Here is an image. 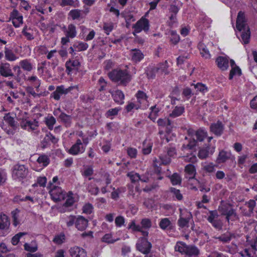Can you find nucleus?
<instances>
[{"instance_id": "f257e3e1", "label": "nucleus", "mask_w": 257, "mask_h": 257, "mask_svg": "<svg viewBox=\"0 0 257 257\" xmlns=\"http://www.w3.org/2000/svg\"><path fill=\"white\" fill-rule=\"evenodd\" d=\"M237 29L241 32V37L244 44H247L250 39V31L245 21L244 14L240 11L238 13L236 24Z\"/></svg>"}, {"instance_id": "f03ea898", "label": "nucleus", "mask_w": 257, "mask_h": 257, "mask_svg": "<svg viewBox=\"0 0 257 257\" xmlns=\"http://www.w3.org/2000/svg\"><path fill=\"white\" fill-rule=\"evenodd\" d=\"M108 76L112 81L123 86H126L132 79L126 71L121 70H113L109 73Z\"/></svg>"}, {"instance_id": "7ed1b4c3", "label": "nucleus", "mask_w": 257, "mask_h": 257, "mask_svg": "<svg viewBox=\"0 0 257 257\" xmlns=\"http://www.w3.org/2000/svg\"><path fill=\"white\" fill-rule=\"evenodd\" d=\"M207 133L206 131L202 129H199L196 131L194 135H192V139L190 140L189 144L186 146L184 145L185 149L188 148L192 149L194 147L197 145L198 142H202L207 137Z\"/></svg>"}, {"instance_id": "20e7f679", "label": "nucleus", "mask_w": 257, "mask_h": 257, "mask_svg": "<svg viewBox=\"0 0 257 257\" xmlns=\"http://www.w3.org/2000/svg\"><path fill=\"white\" fill-rule=\"evenodd\" d=\"M28 172L25 165L16 164L13 168L12 177L15 180L22 181L27 177Z\"/></svg>"}, {"instance_id": "39448f33", "label": "nucleus", "mask_w": 257, "mask_h": 257, "mask_svg": "<svg viewBox=\"0 0 257 257\" xmlns=\"http://www.w3.org/2000/svg\"><path fill=\"white\" fill-rule=\"evenodd\" d=\"M50 194L55 202L60 201L66 198V192L58 186H54L50 191Z\"/></svg>"}, {"instance_id": "423d86ee", "label": "nucleus", "mask_w": 257, "mask_h": 257, "mask_svg": "<svg viewBox=\"0 0 257 257\" xmlns=\"http://www.w3.org/2000/svg\"><path fill=\"white\" fill-rule=\"evenodd\" d=\"M133 28L134 29L133 34L135 36H136V33H140L142 30L147 32L149 29V22L148 20L146 18H141L133 25Z\"/></svg>"}, {"instance_id": "0eeeda50", "label": "nucleus", "mask_w": 257, "mask_h": 257, "mask_svg": "<svg viewBox=\"0 0 257 257\" xmlns=\"http://www.w3.org/2000/svg\"><path fill=\"white\" fill-rule=\"evenodd\" d=\"M215 151V147L211 145H205V146L201 148L198 153V156L200 159H205L212 155Z\"/></svg>"}, {"instance_id": "6e6552de", "label": "nucleus", "mask_w": 257, "mask_h": 257, "mask_svg": "<svg viewBox=\"0 0 257 257\" xmlns=\"http://www.w3.org/2000/svg\"><path fill=\"white\" fill-rule=\"evenodd\" d=\"M10 222L8 216L4 214H0V235L5 236L8 233Z\"/></svg>"}, {"instance_id": "1a4fd4ad", "label": "nucleus", "mask_w": 257, "mask_h": 257, "mask_svg": "<svg viewBox=\"0 0 257 257\" xmlns=\"http://www.w3.org/2000/svg\"><path fill=\"white\" fill-rule=\"evenodd\" d=\"M127 228L128 229L132 230V231H139L141 232L143 236L141 237L142 240L144 241L148 240L147 237L148 235V232L147 231L142 230V227H141L140 225L136 224L135 220H132L128 224Z\"/></svg>"}, {"instance_id": "9d476101", "label": "nucleus", "mask_w": 257, "mask_h": 257, "mask_svg": "<svg viewBox=\"0 0 257 257\" xmlns=\"http://www.w3.org/2000/svg\"><path fill=\"white\" fill-rule=\"evenodd\" d=\"M73 87H69L65 88L63 85L58 86L56 87V90L52 94V96L56 100L60 99V96L62 94H66L70 91Z\"/></svg>"}, {"instance_id": "9b49d317", "label": "nucleus", "mask_w": 257, "mask_h": 257, "mask_svg": "<svg viewBox=\"0 0 257 257\" xmlns=\"http://www.w3.org/2000/svg\"><path fill=\"white\" fill-rule=\"evenodd\" d=\"M224 128V125L220 121L212 123L210 126L211 132L217 136H220L222 134Z\"/></svg>"}, {"instance_id": "f8f14e48", "label": "nucleus", "mask_w": 257, "mask_h": 257, "mask_svg": "<svg viewBox=\"0 0 257 257\" xmlns=\"http://www.w3.org/2000/svg\"><path fill=\"white\" fill-rule=\"evenodd\" d=\"M0 74L4 77L14 76V73L8 63H1L0 64Z\"/></svg>"}, {"instance_id": "ddd939ff", "label": "nucleus", "mask_w": 257, "mask_h": 257, "mask_svg": "<svg viewBox=\"0 0 257 257\" xmlns=\"http://www.w3.org/2000/svg\"><path fill=\"white\" fill-rule=\"evenodd\" d=\"M109 92L111 93L113 100L119 104H122L124 103V95L120 90H116L114 91L109 90Z\"/></svg>"}, {"instance_id": "4468645a", "label": "nucleus", "mask_w": 257, "mask_h": 257, "mask_svg": "<svg viewBox=\"0 0 257 257\" xmlns=\"http://www.w3.org/2000/svg\"><path fill=\"white\" fill-rule=\"evenodd\" d=\"M137 249L144 254L148 253L152 247L150 242H139L137 243Z\"/></svg>"}, {"instance_id": "2eb2a0df", "label": "nucleus", "mask_w": 257, "mask_h": 257, "mask_svg": "<svg viewBox=\"0 0 257 257\" xmlns=\"http://www.w3.org/2000/svg\"><path fill=\"white\" fill-rule=\"evenodd\" d=\"M88 225V220L82 216H78L75 222L76 227L80 230L85 229Z\"/></svg>"}, {"instance_id": "dca6fc26", "label": "nucleus", "mask_w": 257, "mask_h": 257, "mask_svg": "<svg viewBox=\"0 0 257 257\" xmlns=\"http://www.w3.org/2000/svg\"><path fill=\"white\" fill-rule=\"evenodd\" d=\"M218 67L222 70H226L228 68V59L223 56H219L216 59Z\"/></svg>"}, {"instance_id": "f3484780", "label": "nucleus", "mask_w": 257, "mask_h": 257, "mask_svg": "<svg viewBox=\"0 0 257 257\" xmlns=\"http://www.w3.org/2000/svg\"><path fill=\"white\" fill-rule=\"evenodd\" d=\"M70 253L71 257H86V253L84 250L78 246L71 247L70 249Z\"/></svg>"}, {"instance_id": "a211bd4d", "label": "nucleus", "mask_w": 257, "mask_h": 257, "mask_svg": "<svg viewBox=\"0 0 257 257\" xmlns=\"http://www.w3.org/2000/svg\"><path fill=\"white\" fill-rule=\"evenodd\" d=\"M191 218L192 215L190 212H187L185 217L180 215V218L178 220V225L182 228L188 227L189 222Z\"/></svg>"}, {"instance_id": "6ab92c4d", "label": "nucleus", "mask_w": 257, "mask_h": 257, "mask_svg": "<svg viewBox=\"0 0 257 257\" xmlns=\"http://www.w3.org/2000/svg\"><path fill=\"white\" fill-rule=\"evenodd\" d=\"M132 60L135 62L141 61L144 57V55L139 49H132L131 52Z\"/></svg>"}, {"instance_id": "aec40b11", "label": "nucleus", "mask_w": 257, "mask_h": 257, "mask_svg": "<svg viewBox=\"0 0 257 257\" xmlns=\"http://www.w3.org/2000/svg\"><path fill=\"white\" fill-rule=\"evenodd\" d=\"M4 119L14 130H16L18 126V123L15 120L14 117L11 116L10 113H6L4 117Z\"/></svg>"}, {"instance_id": "412c9836", "label": "nucleus", "mask_w": 257, "mask_h": 257, "mask_svg": "<svg viewBox=\"0 0 257 257\" xmlns=\"http://www.w3.org/2000/svg\"><path fill=\"white\" fill-rule=\"evenodd\" d=\"M198 49H199L200 54L202 57L205 59H210L211 55L206 46L203 43L200 42L198 44Z\"/></svg>"}, {"instance_id": "4be33fe9", "label": "nucleus", "mask_w": 257, "mask_h": 257, "mask_svg": "<svg viewBox=\"0 0 257 257\" xmlns=\"http://www.w3.org/2000/svg\"><path fill=\"white\" fill-rule=\"evenodd\" d=\"M240 236L239 234L235 233L226 232L222 236L219 237L221 241H229L232 239L238 240Z\"/></svg>"}, {"instance_id": "5701e85b", "label": "nucleus", "mask_w": 257, "mask_h": 257, "mask_svg": "<svg viewBox=\"0 0 257 257\" xmlns=\"http://www.w3.org/2000/svg\"><path fill=\"white\" fill-rule=\"evenodd\" d=\"M155 66H149L147 68L146 73L149 79H154L156 73L158 72Z\"/></svg>"}, {"instance_id": "b1692460", "label": "nucleus", "mask_w": 257, "mask_h": 257, "mask_svg": "<svg viewBox=\"0 0 257 257\" xmlns=\"http://www.w3.org/2000/svg\"><path fill=\"white\" fill-rule=\"evenodd\" d=\"M185 250L186 251L185 254L189 256L198 255L199 253V249L195 246L186 245Z\"/></svg>"}, {"instance_id": "393cba45", "label": "nucleus", "mask_w": 257, "mask_h": 257, "mask_svg": "<svg viewBox=\"0 0 257 257\" xmlns=\"http://www.w3.org/2000/svg\"><path fill=\"white\" fill-rule=\"evenodd\" d=\"M85 150V148L83 146H79L74 144L69 149L68 152L73 155H76L79 153H83Z\"/></svg>"}, {"instance_id": "a878e982", "label": "nucleus", "mask_w": 257, "mask_h": 257, "mask_svg": "<svg viewBox=\"0 0 257 257\" xmlns=\"http://www.w3.org/2000/svg\"><path fill=\"white\" fill-rule=\"evenodd\" d=\"M76 27L73 24H69L68 26L65 35L69 37L70 38H73L76 36Z\"/></svg>"}, {"instance_id": "bb28decb", "label": "nucleus", "mask_w": 257, "mask_h": 257, "mask_svg": "<svg viewBox=\"0 0 257 257\" xmlns=\"http://www.w3.org/2000/svg\"><path fill=\"white\" fill-rule=\"evenodd\" d=\"M185 108L183 106H176L170 114V116L173 118L180 116L184 112Z\"/></svg>"}, {"instance_id": "cd10ccee", "label": "nucleus", "mask_w": 257, "mask_h": 257, "mask_svg": "<svg viewBox=\"0 0 257 257\" xmlns=\"http://www.w3.org/2000/svg\"><path fill=\"white\" fill-rule=\"evenodd\" d=\"M186 173L188 175L189 179L193 178L195 174V169L194 166L192 164L187 165L185 168Z\"/></svg>"}, {"instance_id": "c85d7f7f", "label": "nucleus", "mask_w": 257, "mask_h": 257, "mask_svg": "<svg viewBox=\"0 0 257 257\" xmlns=\"http://www.w3.org/2000/svg\"><path fill=\"white\" fill-rule=\"evenodd\" d=\"M5 58L7 60L11 61H15L17 57L14 54L13 51L7 47L5 48Z\"/></svg>"}, {"instance_id": "c756f323", "label": "nucleus", "mask_w": 257, "mask_h": 257, "mask_svg": "<svg viewBox=\"0 0 257 257\" xmlns=\"http://www.w3.org/2000/svg\"><path fill=\"white\" fill-rule=\"evenodd\" d=\"M25 249L27 251L34 252L38 249L37 244L36 242H27L24 245Z\"/></svg>"}, {"instance_id": "7c9ffc66", "label": "nucleus", "mask_w": 257, "mask_h": 257, "mask_svg": "<svg viewBox=\"0 0 257 257\" xmlns=\"http://www.w3.org/2000/svg\"><path fill=\"white\" fill-rule=\"evenodd\" d=\"M65 65L66 70L69 71H71L74 68L79 66L80 63L77 60L73 61L69 60L66 62Z\"/></svg>"}, {"instance_id": "2f4dec72", "label": "nucleus", "mask_w": 257, "mask_h": 257, "mask_svg": "<svg viewBox=\"0 0 257 257\" xmlns=\"http://www.w3.org/2000/svg\"><path fill=\"white\" fill-rule=\"evenodd\" d=\"M60 120L66 125H69L71 123V116L64 112H61L59 116Z\"/></svg>"}, {"instance_id": "473e14b6", "label": "nucleus", "mask_w": 257, "mask_h": 257, "mask_svg": "<svg viewBox=\"0 0 257 257\" xmlns=\"http://www.w3.org/2000/svg\"><path fill=\"white\" fill-rule=\"evenodd\" d=\"M73 47L75 49H77V51H82L86 50L88 48V45L86 43L78 42H76L73 45Z\"/></svg>"}, {"instance_id": "72a5a7b5", "label": "nucleus", "mask_w": 257, "mask_h": 257, "mask_svg": "<svg viewBox=\"0 0 257 257\" xmlns=\"http://www.w3.org/2000/svg\"><path fill=\"white\" fill-rule=\"evenodd\" d=\"M231 205L229 204H223L220 206L218 208V211L223 215H226L227 212L231 208Z\"/></svg>"}, {"instance_id": "f704fd0d", "label": "nucleus", "mask_w": 257, "mask_h": 257, "mask_svg": "<svg viewBox=\"0 0 257 257\" xmlns=\"http://www.w3.org/2000/svg\"><path fill=\"white\" fill-rule=\"evenodd\" d=\"M141 227H142V230L143 229H148L152 226L151 220L149 218H144L142 219L141 221Z\"/></svg>"}, {"instance_id": "c9c22d12", "label": "nucleus", "mask_w": 257, "mask_h": 257, "mask_svg": "<svg viewBox=\"0 0 257 257\" xmlns=\"http://www.w3.org/2000/svg\"><path fill=\"white\" fill-rule=\"evenodd\" d=\"M171 182L173 185L180 184L181 183V178L177 173H174L170 177Z\"/></svg>"}, {"instance_id": "e433bc0d", "label": "nucleus", "mask_w": 257, "mask_h": 257, "mask_svg": "<svg viewBox=\"0 0 257 257\" xmlns=\"http://www.w3.org/2000/svg\"><path fill=\"white\" fill-rule=\"evenodd\" d=\"M226 216V219L228 222H229V219H231L232 220H234L236 218H237V215L235 212L234 209L232 208L231 207L228 212H227Z\"/></svg>"}, {"instance_id": "4c0bfd02", "label": "nucleus", "mask_w": 257, "mask_h": 257, "mask_svg": "<svg viewBox=\"0 0 257 257\" xmlns=\"http://www.w3.org/2000/svg\"><path fill=\"white\" fill-rule=\"evenodd\" d=\"M37 162L39 164H43V165L45 167L49 164L50 159L48 156L46 155H42L38 158Z\"/></svg>"}, {"instance_id": "58836bf2", "label": "nucleus", "mask_w": 257, "mask_h": 257, "mask_svg": "<svg viewBox=\"0 0 257 257\" xmlns=\"http://www.w3.org/2000/svg\"><path fill=\"white\" fill-rule=\"evenodd\" d=\"M60 5L62 7L69 6L75 7L77 5V0H61Z\"/></svg>"}, {"instance_id": "ea45409f", "label": "nucleus", "mask_w": 257, "mask_h": 257, "mask_svg": "<svg viewBox=\"0 0 257 257\" xmlns=\"http://www.w3.org/2000/svg\"><path fill=\"white\" fill-rule=\"evenodd\" d=\"M21 67L25 70L30 71L32 69V65L28 60H23L20 62Z\"/></svg>"}, {"instance_id": "a19ab883", "label": "nucleus", "mask_w": 257, "mask_h": 257, "mask_svg": "<svg viewBox=\"0 0 257 257\" xmlns=\"http://www.w3.org/2000/svg\"><path fill=\"white\" fill-rule=\"evenodd\" d=\"M186 248V244L182 242H177L176 245L175 247V251H179L182 254L185 253V248Z\"/></svg>"}, {"instance_id": "79ce46f5", "label": "nucleus", "mask_w": 257, "mask_h": 257, "mask_svg": "<svg viewBox=\"0 0 257 257\" xmlns=\"http://www.w3.org/2000/svg\"><path fill=\"white\" fill-rule=\"evenodd\" d=\"M121 110L120 107H115L114 108L110 109L107 110L105 113L106 117H110L111 116H115L117 115L119 111Z\"/></svg>"}, {"instance_id": "37998d69", "label": "nucleus", "mask_w": 257, "mask_h": 257, "mask_svg": "<svg viewBox=\"0 0 257 257\" xmlns=\"http://www.w3.org/2000/svg\"><path fill=\"white\" fill-rule=\"evenodd\" d=\"M87 191L92 195H96L99 192V188L96 186L95 184H90L87 187Z\"/></svg>"}, {"instance_id": "c03bdc74", "label": "nucleus", "mask_w": 257, "mask_h": 257, "mask_svg": "<svg viewBox=\"0 0 257 257\" xmlns=\"http://www.w3.org/2000/svg\"><path fill=\"white\" fill-rule=\"evenodd\" d=\"M229 158V157L227 155V152L221 151L219 152L217 160L219 163H223L225 162Z\"/></svg>"}, {"instance_id": "a18cd8bd", "label": "nucleus", "mask_w": 257, "mask_h": 257, "mask_svg": "<svg viewBox=\"0 0 257 257\" xmlns=\"http://www.w3.org/2000/svg\"><path fill=\"white\" fill-rule=\"evenodd\" d=\"M81 11L78 9L72 10L70 11L69 15L73 20L79 19L81 15Z\"/></svg>"}, {"instance_id": "49530a36", "label": "nucleus", "mask_w": 257, "mask_h": 257, "mask_svg": "<svg viewBox=\"0 0 257 257\" xmlns=\"http://www.w3.org/2000/svg\"><path fill=\"white\" fill-rule=\"evenodd\" d=\"M241 74V72L240 69L239 68V67L235 66L234 67L232 68L231 70H230L229 79H232L234 75L236 74L240 75Z\"/></svg>"}, {"instance_id": "de8ad7c7", "label": "nucleus", "mask_w": 257, "mask_h": 257, "mask_svg": "<svg viewBox=\"0 0 257 257\" xmlns=\"http://www.w3.org/2000/svg\"><path fill=\"white\" fill-rule=\"evenodd\" d=\"M45 122L49 128L51 130L56 122V119L53 116H51L45 118Z\"/></svg>"}, {"instance_id": "09e8293b", "label": "nucleus", "mask_w": 257, "mask_h": 257, "mask_svg": "<svg viewBox=\"0 0 257 257\" xmlns=\"http://www.w3.org/2000/svg\"><path fill=\"white\" fill-rule=\"evenodd\" d=\"M127 175L133 183H135L141 179V176L139 174L133 172L128 173Z\"/></svg>"}, {"instance_id": "8fccbe9b", "label": "nucleus", "mask_w": 257, "mask_h": 257, "mask_svg": "<svg viewBox=\"0 0 257 257\" xmlns=\"http://www.w3.org/2000/svg\"><path fill=\"white\" fill-rule=\"evenodd\" d=\"M171 224V222L167 218L162 219L160 222V227L162 229H166Z\"/></svg>"}, {"instance_id": "3c124183", "label": "nucleus", "mask_w": 257, "mask_h": 257, "mask_svg": "<svg viewBox=\"0 0 257 257\" xmlns=\"http://www.w3.org/2000/svg\"><path fill=\"white\" fill-rule=\"evenodd\" d=\"M58 60H53L52 62H48V65L49 66V68L47 70L46 73L49 75V77H51V75L50 74V69H52L54 70L56 67L58 65Z\"/></svg>"}, {"instance_id": "603ef678", "label": "nucleus", "mask_w": 257, "mask_h": 257, "mask_svg": "<svg viewBox=\"0 0 257 257\" xmlns=\"http://www.w3.org/2000/svg\"><path fill=\"white\" fill-rule=\"evenodd\" d=\"M209 215L207 218V220L210 222L216 220L218 217V214L216 210L210 211Z\"/></svg>"}, {"instance_id": "864d4df0", "label": "nucleus", "mask_w": 257, "mask_h": 257, "mask_svg": "<svg viewBox=\"0 0 257 257\" xmlns=\"http://www.w3.org/2000/svg\"><path fill=\"white\" fill-rule=\"evenodd\" d=\"M125 219L121 215L117 216L115 219V223L117 227H121L124 225Z\"/></svg>"}, {"instance_id": "5fc2aeb1", "label": "nucleus", "mask_w": 257, "mask_h": 257, "mask_svg": "<svg viewBox=\"0 0 257 257\" xmlns=\"http://www.w3.org/2000/svg\"><path fill=\"white\" fill-rule=\"evenodd\" d=\"M203 169L207 172L212 173L215 171V165L212 163L205 164L203 166Z\"/></svg>"}, {"instance_id": "6e6d98bb", "label": "nucleus", "mask_w": 257, "mask_h": 257, "mask_svg": "<svg viewBox=\"0 0 257 257\" xmlns=\"http://www.w3.org/2000/svg\"><path fill=\"white\" fill-rule=\"evenodd\" d=\"M160 159L161 161V164L163 165H168L171 161V157L167 155V154L160 156Z\"/></svg>"}, {"instance_id": "4d7b16f0", "label": "nucleus", "mask_w": 257, "mask_h": 257, "mask_svg": "<svg viewBox=\"0 0 257 257\" xmlns=\"http://www.w3.org/2000/svg\"><path fill=\"white\" fill-rule=\"evenodd\" d=\"M192 85H193L192 84ZM194 87L195 89H197V91H199L202 93H204L207 91V88L206 86L202 83H197L196 84L194 85Z\"/></svg>"}, {"instance_id": "13d9d810", "label": "nucleus", "mask_w": 257, "mask_h": 257, "mask_svg": "<svg viewBox=\"0 0 257 257\" xmlns=\"http://www.w3.org/2000/svg\"><path fill=\"white\" fill-rule=\"evenodd\" d=\"M171 192L173 194L174 196L178 200H181L183 199V196L181 194L179 190L175 188H171L170 189Z\"/></svg>"}, {"instance_id": "bf43d9fd", "label": "nucleus", "mask_w": 257, "mask_h": 257, "mask_svg": "<svg viewBox=\"0 0 257 257\" xmlns=\"http://www.w3.org/2000/svg\"><path fill=\"white\" fill-rule=\"evenodd\" d=\"M171 35L170 41L172 43L176 44L180 40L179 36L178 35L175 31H171Z\"/></svg>"}, {"instance_id": "052dcab7", "label": "nucleus", "mask_w": 257, "mask_h": 257, "mask_svg": "<svg viewBox=\"0 0 257 257\" xmlns=\"http://www.w3.org/2000/svg\"><path fill=\"white\" fill-rule=\"evenodd\" d=\"M136 97L138 100V101L141 103V100H146L147 98L146 94L141 90L138 91L136 94Z\"/></svg>"}, {"instance_id": "680f3d73", "label": "nucleus", "mask_w": 257, "mask_h": 257, "mask_svg": "<svg viewBox=\"0 0 257 257\" xmlns=\"http://www.w3.org/2000/svg\"><path fill=\"white\" fill-rule=\"evenodd\" d=\"M66 201L64 204L63 206L66 207H68L72 206L74 201V198L72 196H70L68 195H66Z\"/></svg>"}, {"instance_id": "e2e57ef3", "label": "nucleus", "mask_w": 257, "mask_h": 257, "mask_svg": "<svg viewBox=\"0 0 257 257\" xmlns=\"http://www.w3.org/2000/svg\"><path fill=\"white\" fill-rule=\"evenodd\" d=\"M210 223H211L212 226L216 229L221 230L222 229V223L220 220L216 219L212 221V222H210Z\"/></svg>"}, {"instance_id": "0e129e2a", "label": "nucleus", "mask_w": 257, "mask_h": 257, "mask_svg": "<svg viewBox=\"0 0 257 257\" xmlns=\"http://www.w3.org/2000/svg\"><path fill=\"white\" fill-rule=\"evenodd\" d=\"M185 161L186 162H190L191 163H194L197 161V158L195 155L190 154L185 157H183Z\"/></svg>"}, {"instance_id": "69168bd1", "label": "nucleus", "mask_w": 257, "mask_h": 257, "mask_svg": "<svg viewBox=\"0 0 257 257\" xmlns=\"http://www.w3.org/2000/svg\"><path fill=\"white\" fill-rule=\"evenodd\" d=\"M92 209L93 207L92 205L91 204L88 203L85 204L83 207L82 210L83 213L90 214L92 212Z\"/></svg>"}, {"instance_id": "338daca9", "label": "nucleus", "mask_w": 257, "mask_h": 257, "mask_svg": "<svg viewBox=\"0 0 257 257\" xmlns=\"http://www.w3.org/2000/svg\"><path fill=\"white\" fill-rule=\"evenodd\" d=\"M77 217L73 215H70L68 218V220L66 222V224L68 227L72 226L74 223L75 224Z\"/></svg>"}, {"instance_id": "774afa93", "label": "nucleus", "mask_w": 257, "mask_h": 257, "mask_svg": "<svg viewBox=\"0 0 257 257\" xmlns=\"http://www.w3.org/2000/svg\"><path fill=\"white\" fill-rule=\"evenodd\" d=\"M250 106L252 109L257 111V95L250 101Z\"/></svg>"}]
</instances>
